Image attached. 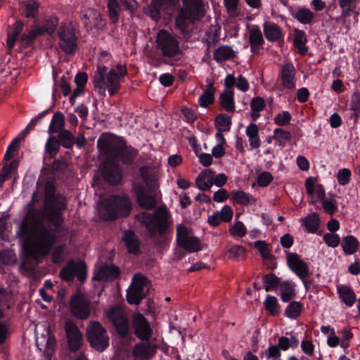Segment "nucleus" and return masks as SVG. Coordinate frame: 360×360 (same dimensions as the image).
Wrapping results in <instances>:
<instances>
[{
    "label": "nucleus",
    "instance_id": "41",
    "mask_svg": "<svg viewBox=\"0 0 360 360\" xmlns=\"http://www.w3.org/2000/svg\"><path fill=\"white\" fill-rule=\"evenodd\" d=\"M321 224V219L319 214L316 212H312L308 214L304 221V225L307 229L309 233H315L318 231Z\"/></svg>",
    "mask_w": 360,
    "mask_h": 360
},
{
    "label": "nucleus",
    "instance_id": "31",
    "mask_svg": "<svg viewBox=\"0 0 360 360\" xmlns=\"http://www.w3.org/2000/svg\"><path fill=\"white\" fill-rule=\"evenodd\" d=\"M304 309V304L300 301H290L284 311V315L288 319H298Z\"/></svg>",
    "mask_w": 360,
    "mask_h": 360
},
{
    "label": "nucleus",
    "instance_id": "15",
    "mask_svg": "<svg viewBox=\"0 0 360 360\" xmlns=\"http://www.w3.org/2000/svg\"><path fill=\"white\" fill-rule=\"evenodd\" d=\"M176 4V0H152L150 4L143 7V13L152 20L158 22L161 18L162 8L172 10Z\"/></svg>",
    "mask_w": 360,
    "mask_h": 360
},
{
    "label": "nucleus",
    "instance_id": "37",
    "mask_svg": "<svg viewBox=\"0 0 360 360\" xmlns=\"http://www.w3.org/2000/svg\"><path fill=\"white\" fill-rule=\"evenodd\" d=\"M264 306L271 316H276L280 314L281 306L278 299L274 295H266L264 301Z\"/></svg>",
    "mask_w": 360,
    "mask_h": 360
},
{
    "label": "nucleus",
    "instance_id": "49",
    "mask_svg": "<svg viewBox=\"0 0 360 360\" xmlns=\"http://www.w3.org/2000/svg\"><path fill=\"white\" fill-rule=\"evenodd\" d=\"M264 288L266 292L272 291L280 285V278L274 274H265L262 278Z\"/></svg>",
    "mask_w": 360,
    "mask_h": 360
},
{
    "label": "nucleus",
    "instance_id": "2",
    "mask_svg": "<svg viewBox=\"0 0 360 360\" xmlns=\"http://www.w3.org/2000/svg\"><path fill=\"white\" fill-rule=\"evenodd\" d=\"M109 137L102 134L97 140V147L100 151L109 158V160L120 162L126 166H132L139 155V150L127 145L124 137L112 135Z\"/></svg>",
    "mask_w": 360,
    "mask_h": 360
},
{
    "label": "nucleus",
    "instance_id": "48",
    "mask_svg": "<svg viewBox=\"0 0 360 360\" xmlns=\"http://www.w3.org/2000/svg\"><path fill=\"white\" fill-rule=\"evenodd\" d=\"M68 162L63 157L58 159H55L51 163L50 169L52 173L55 175H63L68 167Z\"/></svg>",
    "mask_w": 360,
    "mask_h": 360
},
{
    "label": "nucleus",
    "instance_id": "36",
    "mask_svg": "<svg viewBox=\"0 0 360 360\" xmlns=\"http://www.w3.org/2000/svg\"><path fill=\"white\" fill-rule=\"evenodd\" d=\"M65 117L61 112H56L53 114L51 123L49 127L48 132L49 135L59 132L60 130L65 129Z\"/></svg>",
    "mask_w": 360,
    "mask_h": 360
},
{
    "label": "nucleus",
    "instance_id": "23",
    "mask_svg": "<svg viewBox=\"0 0 360 360\" xmlns=\"http://www.w3.org/2000/svg\"><path fill=\"white\" fill-rule=\"evenodd\" d=\"M264 33L266 39L271 42L283 41L284 34L281 28L276 23L265 22L264 24Z\"/></svg>",
    "mask_w": 360,
    "mask_h": 360
},
{
    "label": "nucleus",
    "instance_id": "38",
    "mask_svg": "<svg viewBox=\"0 0 360 360\" xmlns=\"http://www.w3.org/2000/svg\"><path fill=\"white\" fill-rule=\"evenodd\" d=\"M58 133V134L56 137L58 139L60 146L67 149L72 148L75 144V136L68 129L60 130Z\"/></svg>",
    "mask_w": 360,
    "mask_h": 360
},
{
    "label": "nucleus",
    "instance_id": "29",
    "mask_svg": "<svg viewBox=\"0 0 360 360\" xmlns=\"http://www.w3.org/2000/svg\"><path fill=\"white\" fill-rule=\"evenodd\" d=\"M338 294L341 300L348 307H352L356 302V295L353 289L348 285H340L337 288Z\"/></svg>",
    "mask_w": 360,
    "mask_h": 360
},
{
    "label": "nucleus",
    "instance_id": "27",
    "mask_svg": "<svg viewBox=\"0 0 360 360\" xmlns=\"http://www.w3.org/2000/svg\"><path fill=\"white\" fill-rule=\"evenodd\" d=\"M342 250L346 255H351L358 251L360 243L358 239L352 236L348 235L342 238L340 243Z\"/></svg>",
    "mask_w": 360,
    "mask_h": 360
},
{
    "label": "nucleus",
    "instance_id": "33",
    "mask_svg": "<svg viewBox=\"0 0 360 360\" xmlns=\"http://www.w3.org/2000/svg\"><path fill=\"white\" fill-rule=\"evenodd\" d=\"M111 22L117 23L120 17L122 6L118 0H108L106 5Z\"/></svg>",
    "mask_w": 360,
    "mask_h": 360
},
{
    "label": "nucleus",
    "instance_id": "20",
    "mask_svg": "<svg viewBox=\"0 0 360 360\" xmlns=\"http://www.w3.org/2000/svg\"><path fill=\"white\" fill-rule=\"evenodd\" d=\"M120 269L118 266L114 264H104L99 271L94 275L95 280L101 281H112L120 276Z\"/></svg>",
    "mask_w": 360,
    "mask_h": 360
},
{
    "label": "nucleus",
    "instance_id": "13",
    "mask_svg": "<svg viewBox=\"0 0 360 360\" xmlns=\"http://www.w3.org/2000/svg\"><path fill=\"white\" fill-rule=\"evenodd\" d=\"M286 259L288 267L300 279L302 280L303 284L307 290L309 283H311V281L304 279L309 275L308 264L301 259L300 256L298 254L294 252H287Z\"/></svg>",
    "mask_w": 360,
    "mask_h": 360
},
{
    "label": "nucleus",
    "instance_id": "57",
    "mask_svg": "<svg viewBox=\"0 0 360 360\" xmlns=\"http://www.w3.org/2000/svg\"><path fill=\"white\" fill-rule=\"evenodd\" d=\"M190 237L187 227L181 224H178L176 226V243L178 245L185 243V241Z\"/></svg>",
    "mask_w": 360,
    "mask_h": 360
},
{
    "label": "nucleus",
    "instance_id": "32",
    "mask_svg": "<svg viewBox=\"0 0 360 360\" xmlns=\"http://www.w3.org/2000/svg\"><path fill=\"white\" fill-rule=\"evenodd\" d=\"M219 103L227 112L235 111L234 94L232 90L224 91L219 96Z\"/></svg>",
    "mask_w": 360,
    "mask_h": 360
},
{
    "label": "nucleus",
    "instance_id": "58",
    "mask_svg": "<svg viewBox=\"0 0 360 360\" xmlns=\"http://www.w3.org/2000/svg\"><path fill=\"white\" fill-rule=\"evenodd\" d=\"M148 281L147 278L141 274H136L133 276L131 287L141 290H145V287Z\"/></svg>",
    "mask_w": 360,
    "mask_h": 360
},
{
    "label": "nucleus",
    "instance_id": "9",
    "mask_svg": "<svg viewBox=\"0 0 360 360\" xmlns=\"http://www.w3.org/2000/svg\"><path fill=\"white\" fill-rule=\"evenodd\" d=\"M106 316L120 336L125 338L129 335L130 323L125 311L122 307L119 306L111 307L107 311Z\"/></svg>",
    "mask_w": 360,
    "mask_h": 360
},
{
    "label": "nucleus",
    "instance_id": "39",
    "mask_svg": "<svg viewBox=\"0 0 360 360\" xmlns=\"http://www.w3.org/2000/svg\"><path fill=\"white\" fill-rule=\"evenodd\" d=\"M231 200L233 204H238L243 206H247L250 203L253 197L243 191H233L231 193Z\"/></svg>",
    "mask_w": 360,
    "mask_h": 360
},
{
    "label": "nucleus",
    "instance_id": "62",
    "mask_svg": "<svg viewBox=\"0 0 360 360\" xmlns=\"http://www.w3.org/2000/svg\"><path fill=\"white\" fill-rule=\"evenodd\" d=\"M229 231L231 235L238 237H243L247 233L246 227L240 221H236L233 226L230 229Z\"/></svg>",
    "mask_w": 360,
    "mask_h": 360
},
{
    "label": "nucleus",
    "instance_id": "16",
    "mask_svg": "<svg viewBox=\"0 0 360 360\" xmlns=\"http://www.w3.org/2000/svg\"><path fill=\"white\" fill-rule=\"evenodd\" d=\"M132 328L136 337L142 341L148 340L152 335V330L147 319L141 314L136 313L132 317Z\"/></svg>",
    "mask_w": 360,
    "mask_h": 360
},
{
    "label": "nucleus",
    "instance_id": "14",
    "mask_svg": "<svg viewBox=\"0 0 360 360\" xmlns=\"http://www.w3.org/2000/svg\"><path fill=\"white\" fill-rule=\"evenodd\" d=\"M70 306L72 314L77 319L84 320L90 316V303L82 294L72 295Z\"/></svg>",
    "mask_w": 360,
    "mask_h": 360
},
{
    "label": "nucleus",
    "instance_id": "18",
    "mask_svg": "<svg viewBox=\"0 0 360 360\" xmlns=\"http://www.w3.org/2000/svg\"><path fill=\"white\" fill-rule=\"evenodd\" d=\"M296 70L293 64L287 63L284 64L279 73V78L284 89L292 90L296 85Z\"/></svg>",
    "mask_w": 360,
    "mask_h": 360
},
{
    "label": "nucleus",
    "instance_id": "63",
    "mask_svg": "<svg viewBox=\"0 0 360 360\" xmlns=\"http://www.w3.org/2000/svg\"><path fill=\"white\" fill-rule=\"evenodd\" d=\"M274 177L269 172H262L257 178V184L260 187H266L273 181Z\"/></svg>",
    "mask_w": 360,
    "mask_h": 360
},
{
    "label": "nucleus",
    "instance_id": "45",
    "mask_svg": "<svg viewBox=\"0 0 360 360\" xmlns=\"http://www.w3.org/2000/svg\"><path fill=\"white\" fill-rule=\"evenodd\" d=\"M140 176L146 186L152 191L153 188H157L158 185L155 180L154 176L150 173L147 166H142L139 169Z\"/></svg>",
    "mask_w": 360,
    "mask_h": 360
},
{
    "label": "nucleus",
    "instance_id": "55",
    "mask_svg": "<svg viewBox=\"0 0 360 360\" xmlns=\"http://www.w3.org/2000/svg\"><path fill=\"white\" fill-rule=\"evenodd\" d=\"M214 93L210 91H204L198 98V103L202 108H207L214 102Z\"/></svg>",
    "mask_w": 360,
    "mask_h": 360
},
{
    "label": "nucleus",
    "instance_id": "30",
    "mask_svg": "<svg viewBox=\"0 0 360 360\" xmlns=\"http://www.w3.org/2000/svg\"><path fill=\"white\" fill-rule=\"evenodd\" d=\"M195 20H191V17L184 13V9H179L177 16L175 18V27L181 34H188V27L190 22Z\"/></svg>",
    "mask_w": 360,
    "mask_h": 360
},
{
    "label": "nucleus",
    "instance_id": "24",
    "mask_svg": "<svg viewBox=\"0 0 360 360\" xmlns=\"http://www.w3.org/2000/svg\"><path fill=\"white\" fill-rule=\"evenodd\" d=\"M212 174L214 171L207 169L202 171L196 178V186L201 191L210 190L213 185Z\"/></svg>",
    "mask_w": 360,
    "mask_h": 360
},
{
    "label": "nucleus",
    "instance_id": "34",
    "mask_svg": "<svg viewBox=\"0 0 360 360\" xmlns=\"http://www.w3.org/2000/svg\"><path fill=\"white\" fill-rule=\"evenodd\" d=\"M245 134L249 138V143L251 148H258L261 144L258 126L255 123H250L246 127Z\"/></svg>",
    "mask_w": 360,
    "mask_h": 360
},
{
    "label": "nucleus",
    "instance_id": "56",
    "mask_svg": "<svg viewBox=\"0 0 360 360\" xmlns=\"http://www.w3.org/2000/svg\"><path fill=\"white\" fill-rule=\"evenodd\" d=\"M39 4L34 0L28 1L26 4L25 15L28 18H35L39 13Z\"/></svg>",
    "mask_w": 360,
    "mask_h": 360
},
{
    "label": "nucleus",
    "instance_id": "64",
    "mask_svg": "<svg viewBox=\"0 0 360 360\" xmlns=\"http://www.w3.org/2000/svg\"><path fill=\"white\" fill-rule=\"evenodd\" d=\"M323 239L328 247L336 248L340 243V238L336 233H325Z\"/></svg>",
    "mask_w": 360,
    "mask_h": 360
},
{
    "label": "nucleus",
    "instance_id": "53",
    "mask_svg": "<svg viewBox=\"0 0 360 360\" xmlns=\"http://www.w3.org/2000/svg\"><path fill=\"white\" fill-rule=\"evenodd\" d=\"M292 136L290 131L282 128H276L274 131V139L279 142V146L284 147L288 141L291 140Z\"/></svg>",
    "mask_w": 360,
    "mask_h": 360
},
{
    "label": "nucleus",
    "instance_id": "44",
    "mask_svg": "<svg viewBox=\"0 0 360 360\" xmlns=\"http://www.w3.org/2000/svg\"><path fill=\"white\" fill-rule=\"evenodd\" d=\"M231 124V118L224 113L218 114L215 117L214 125L217 131H229Z\"/></svg>",
    "mask_w": 360,
    "mask_h": 360
},
{
    "label": "nucleus",
    "instance_id": "17",
    "mask_svg": "<svg viewBox=\"0 0 360 360\" xmlns=\"http://www.w3.org/2000/svg\"><path fill=\"white\" fill-rule=\"evenodd\" d=\"M103 174L104 179L112 185H118L122 179V171L118 162L109 160L108 157L103 167Z\"/></svg>",
    "mask_w": 360,
    "mask_h": 360
},
{
    "label": "nucleus",
    "instance_id": "5",
    "mask_svg": "<svg viewBox=\"0 0 360 360\" xmlns=\"http://www.w3.org/2000/svg\"><path fill=\"white\" fill-rule=\"evenodd\" d=\"M156 49L160 52L165 64L177 66L181 63L184 51L180 49L179 41L167 31L162 30L158 34Z\"/></svg>",
    "mask_w": 360,
    "mask_h": 360
},
{
    "label": "nucleus",
    "instance_id": "11",
    "mask_svg": "<svg viewBox=\"0 0 360 360\" xmlns=\"http://www.w3.org/2000/svg\"><path fill=\"white\" fill-rule=\"evenodd\" d=\"M156 189L153 188L152 191L141 183H134L133 184V191L136 195V202L141 208L151 210L155 207L158 204L155 194Z\"/></svg>",
    "mask_w": 360,
    "mask_h": 360
},
{
    "label": "nucleus",
    "instance_id": "40",
    "mask_svg": "<svg viewBox=\"0 0 360 360\" xmlns=\"http://www.w3.org/2000/svg\"><path fill=\"white\" fill-rule=\"evenodd\" d=\"M40 36H41V32L36 26L34 29L29 30L27 33H25L21 36L20 39L21 46L24 49L30 47L36 39Z\"/></svg>",
    "mask_w": 360,
    "mask_h": 360
},
{
    "label": "nucleus",
    "instance_id": "61",
    "mask_svg": "<svg viewBox=\"0 0 360 360\" xmlns=\"http://www.w3.org/2000/svg\"><path fill=\"white\" fill-rule=\"evenodd\" d=\"M255 248L258 250L261 256L264 259H269L271 258V255L267 247V244L264 240H257L255 242Z\"/></svg>",
    "mask_w": 360,
    "mask_h": 360
},
{
    "label": "nucleus",
    "instance_id": "6",
    "mask_svg": "<svg viewBox=\"0 0 360 360\" xmlns=\"http://www.w3.org/2000/svg\"><path fill=\"white\" fill-rule=\"evenodd\" d=\"M169 217L165 205L158 207L153 214L143 212L136 215V219L145 226L153 238L162 236L166 232L169 225Z\"/></svg>",
    "mask_w": 360,
    "mask_h": 360
},
{
    "label": "nucleus",
    "instance_id": "28",
    "mask_svg": "<svg viewBox=\"0 0 360 360\" xmlns=\"http://www.w3.org/2000/svg\"><path fill=\"white\" fill-rule=\"evenodd\" d=\"M236 57L235 51L229 46H220L214 52V60L217 63L233 60Z\"/></svg>",
    "mask_w": 360,
    "mask_h": 360
},
{
    "label": "nucleus",
    "instance_id": "26",
    "mask_svg": "<svg viewBox=\"0 0 360 360\" xmlns=\"http://www.w3.org/2000/svg\"><path fill=\"white\" fill-rule=\"evenodd\" d=\"M280 295L281 300L288 303L296 296L295 285L290 281L281 282L279 285Z\"/></svg>",
    "mask_w": 360,
    "mask_h": 360
},
{
    "label": "nucleus",
    "instance_id": "35",
    "mask_svg": "<svg viewBox=\"0 0 360 360\" xmlns=\"http://www.w3.org/2000/svg\"><path fill=\"white\" fill-rule=\"evenodd\" d=\"M292 17L302 24H311L314 19V13L309 8L300 7L297 11L292 14Z\"/></svg>",
    "mask_w": 360,
    "mask_h": 360
},
{
    "label": "nucleus",
    "instance_id": "46",
    "mask_svg": "<svg viewBox=\"0 0 360 360\" xmlns=\"http://www.w3.org/2000/svg\"><path fill=\"white\" fill-rule=\"evenodd\" d=\"M145 290H141L130 286L127 292V301L130 304H139L146 297Z\"/></svg>",
    "mask_w": 360,
    "mask_h": 360
},
{
    "label": "nucleus",
    "instance_id": "43",
    "mask_svg": "<svg viewBox=\"0 0 360 360\" xmlns=\"http://www.w3.org/2000/svg\"><path fill=\"white\" fill-rule=\"evenodd\" d=\"M358 0H338V4L342 9L341 18H346L352 15L357 8Z\"/></svg>",
    "mask_w": 360,
    "mask_h": 360
},
{
    "label": "nucleus",
    "instance_id": "8",
    "mask_svg": "<svg viewBox=\"0 0 360 360\" xmlns=\"http://www.w3.org/2000/svg\"><path fill=\"white\" fill-rule=\"evenodd\" d=\"M58 46L69 56L75 55L77 49V37L71 24H63L58 30Z\"/></svg>",
    "mask_w": 360,
    "mask_h": 360
},
{
    "label": "nucleus",
    "instance_id": "10",
    "mask_svg": "<svg viewBox=\"0 0 360 360\" xmlns=\"http://www.w3.org/2000/svg\"><path fill=\"white\" fill-rule=\"evenodd\" d=\"M59 276L63 281L67 282H72L77 276L80 283H84L87 276L86 264L82 260L78 262L70 260L61 269Z\"/></svg>",
    "mask_w": 360,
    "mask_h": 360
},
{
    "label": "nucleus",
    "instance_id": "1",
    "mask_svg": "<svg viewBox=\"0 0 360 360\" xmlns=\"http://www.w3.org/2000/svg\"><path fill=\"white\" fill-rule=\"evenodd\" d=\"M39 183L32 193L27 205V216L24 217L16 232V236L22 241L23 250L33 259L48 255L57 240L56 233L62 229L64 221L63 212L68 208V199L62 193H56L53 181L47 180L43 187L44 205L48 221L54 228L51 229L43 224L41 211L34 205L40 201Z\"/></svg>",
    "mask_w": 360,
    "mask_h": 360
},
{
    "label": "nucleus",
    "instance_id": "19",
    "mask_svg": "<svg viewBox=\"0 0 360 360\" xmlns=\"http://www.w3.org/2000/svg\"><path fill=\"white\" fill-rule=\"evenodd\" d=\"M184 13L188 15L193 20H201L205 12L203 10V3L202 0H182Z\"/></svg>",
    "mask_w": 360,
    "mask_h": 360
},
{
    "label": "nucleus",
    "instance_id": "12",
    "mask_svg": "<svg viewBox=\"0 0 360 360\" xmlns=\"http://www.w3.org/2000/svg\"><path fill=\"white\" fill-rule=\"evenodd\" d=\"M64 330L67 340V349L70 352H78L83 344L82 333L76 323L69 319L64 323Z\"/></svg>",
    "mask_w": 360,
    "mask_h": 360
},
{
    "label": "nucleus",
    "instance_id": "59",
    "mask_svg": "<svg viewBox=\"0 0 360 360\" xmlns=\"http://www.w3.org/2000/svg\"><path fill=\"white\" fill-rule=\"evenodd\" d=\"M291 120L290 113L288 111H283L275 116L274 123L279 127L286 126L290 122Z\"/></svg>",
    "mask_w": 360,
    "mask_h": 360
},
{
    "label": "nucleus",
    "instance_id": "4",
    "mask_svg": "<svg viewBox=\"0 0 360 360\" xmlns=\"http://www.w3.org/2000/svg\"><path fill=\"white\" fill-rule=\"evenodd\" d=\"M132 210V202L127 194H112L101 204L100 215L105 221L127 217Z\"/></svg>",
    "mask_w": 360,
    "mask_h": 360
},
{
    "label": "nucleus",
    "instance_id": "21",
    "mask_svg": "<svg viewBox=\"0 0 360 360\" xmlns=\"http://www.w3.org/2000/svg\"><path fill=\"white\" fill-rule=\"evenodd\" d=\"M158 346L150 343H137L132 349V354L136 359H148L156 353Z\"/></svg>",
    "mask_w": 360,
    "mask_h": 360
},
{
    "label": "nucleus",
    "instance_id": "51",
    "mask_svg": "<svg viewBox=\"0 0 360 360\" xmlns=\"http://www.w3.org/2000/svg\"><path fill=\"white\" fill-rule=\"evenodd\" d=\"M350 110L353 112L351 117L354 120L356 123L360 117V93L354 92L352 96Z\"/></svg>",
    "mask_w": 360,
    "mask_h": 360
},
{
    "label": "nucleus",
    "instance_id": "22",
    "mask_svg": "<svg viewBox=\"0 0 360 360\" xmlns=\"http://www.w3.org/2000/svg\"><path fill=\"white\" fill-rule=\"evenodd\" d=\"M122 240L129 254L139 255L141 253V242L134 231L131 230L125 231Z\"/></svg>",
    "mask_w": 360,
    "mask_h": 360
},
{
    "label": "nucleus",
    "instance_id": "60",
    "mask_svg": "<svg viewBox=\"0 0 360 360\" xmlns=\"http://www.w3.org/2000/svg\"><path fill=\"white\" fill-rule=\"evenodd\" d=\"M352 172L349 169H341L338 172L337 180L340 185L345 186L348 184L351 180Z\"/></svg>",
    "mask_w": 360,
    "mask_h": 360
},
{
    "label": "nucleus",
    "instance_id": "3",
    "mask_svg": "<svg viewBox=\"0 0 360 360\" xmlns=\"http://www.w3.org/2000/svg\"><path fill=\"white\" fill-rule=\"evenodd\" d=\"M127 75V67L120 63L109 70L105 65H98L93 77L94 88L102 96L106 95L107 90L112 96L120 91L121 81Z\"/></svg>",
    "mask_w": 360,
    "mask_h": 360
},
{
    "label": "nucleus",
    "instance_id": "7",
    "mask_svg": "<svg viewBox=\"0 0 360 360\" xmlns=\"http://www.w3.org/2000/svg\"><path fill=\"white\" fill-rule=\"evenodd\" d=\"M86 338L91 347L98 352L104 351L109 346L106 329L98 321H91L86 328Z\"/></svg>",
    "mask_w": 360,
    "mask_h": 360
},
{
    "label": "nucleus",
    "instance_id": "47",
    "mask_svg": "<svg viewBox=\"0 0 360 360\" xmlns=\"http://www.w3.org/2000/svg\"><path fill=\"white\" fill-rule=\"evenodd\" d=\"M58 25V18L56 17H51L46 19L42 25H37L38 30L41 32V35L45 33L52 34L54 33Z\"/></svg>",
    "mask_w": 360,
    "mask_h": 360
},
{
    "label": "nucleus",
    "instance_id": "25",
    "mask_svg": "<svg viewBox=\"0 0 360 360\" xmlns=\"http://www.w3.org/2000/svg\"><path fill=\"white\" fill-rule=\"evenodd\" d=\"M307 37L304 31L295 28L294 30L293 46L300 55H305L308 51Z\"/></svg>",
    "mask_w": 360,
    "mask_h": 360
},
{
    "label": "nucleus",
    "instance_id": "52",
    "mask_svg": "<svg viewBox=\"0 0 360 360\" xmlns=\"http://www.w3.org/2000/svg\"><path fill=\"white\" fill-rule=\"evenodd\" d=\"M249 42L250 45L263 46L264 44V39L258 25H252L250 30Z\"/></svg>",
    "mask_w": 360,
    "mask_h": 360
},
{
    "label": "nucleus",
    "instance_id": "54",
    "mask_svg": "<svg viewBox=\"0 0 360 360\" xmlns=\"http://www.w3.org/2000/svg\"><path fill=\"white\" fill-rule=\"evenodd\" d=\"M19 143H20L19 136H16L7 147L6 151L4 158H3L4 161L8 162V160H11L14 157L15 153L18 149Z\"/></svg>",
    "mask_w": 360,
    "mask_h": 360
},
{
    "label": "nucleus",
    "instance_id": "42",
    "mask_svg": "<svg viewBox=\"0 0 360 360\" xmlns=\"http://www.w3.org/2000/svg\"><path fill=\"white\" fill-rule=\"evenodd\" d=\"M58 139L53 134L49 135L45 144V152L49 154V158H55L60 150Z\"/></svg>",
    "mask_w": 360,
    "mask_h": 360
},
{
    "label": "nucleus",
    "instance_id": "50",
    "mask_svg": "<svg viewBox=\"0 0 360 360\" xmlns=\"http://www.w3.org/2000/svg\"><path fill=\"white\" fill-rule=\"evenodd\" d=\"M179 247L183 248L188 252H198L202 250L201 242L196 236H191L185 241V243L180 244Z\"/></svg>",
    "mask_w": 360,
    "mask_h": 360
}]
</instances>
